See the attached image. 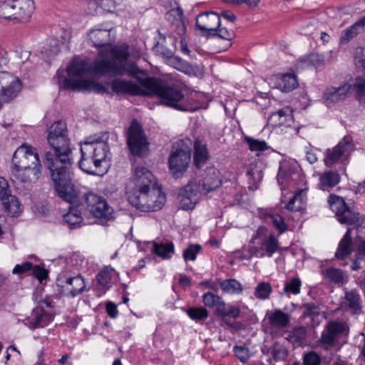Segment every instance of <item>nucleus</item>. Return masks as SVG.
I'll use <instances>...</instances> for the list:
<instances>
[{
	"mask_svg": "<svg viewBox=\"0 0 365 365\" xmlns=\"http://www.w3.org/2000/svg\"><path fill=\"white\" fill-rule=\"evenodd\" d=\"M246 175L249 184V189L255 190L258 188L259 183L262 179V170L258 169H250L247 171Z\"/></svg>",
	"mask_w": 365,
	"mask_h": 365,
	"instance_id": "nucleus-44",
	"label": "nucleus"
},
{
	"mask_svg": "<svg viewBox=\"0 0 365 365\" xmlns=\"http://www.w3.org/2000/svg\"><path fill=\"white\" fill-rule=\"evenodd\" d=\"M193 162L195 167L201 168L205 165L210 158L207 145L201 140L197 138L193 145Z\"/></svg>",
	"mask_w": 365,
	"mask_h": 365,
	"instance_id": "nucleus-27",
	"label": "nucleus"
},
{
	"mask_svg": "<svg viewBox=\"0 0 365 365\" xmlns=\"http://www.w3.org/2000/svg\"><path fill=\"white\" fill-rule=\"evenodd\" d=\"M351 88V85L344 83L339 87H329L323 93V99L327 106H331L344 101L348 93Z\"/></svg>",
	"mask_w": 365,
	"mask_h": 365,
	"instance_id": "nucleus-21",
	"label": "nucleus"
},
{
	"mask_svg": "<svg viewBox=\"0 0 365 365\" xmlns=\"http://www.w3.org/2000/svg\"><path fill=\"white\" fill-rule=\"evenodd\" d=\"M352 228L348 227L346 233L339 241L334 257L337 260L344 262L351 255L354 251V244L351 237ZM341 264L346 265L347 262H341Z\"/></svg>",
	"mask_w": 365,
	"mask_h": 365,
	"instance_id": "nucleus-23",
	"label": "nucleus"
},
{
	"mask_svg": "<svg viewBox=\"0 0 365 365\" xmlns=\"http://www.w3.org/2000/svg\"><path fill=\"white\" fill-rule=\"evenodd\" d=\"M352 148L351 138L350 136H345L333 148L326 150L324 158L325 165L332 167L343 157L348 156Z\"/></svg>",
	"mask_w": 365,
	"mask_h": 365,
	"instance_id": "nucleus-14",
	"label": "nucleus"
},
{
	"mask_svg": "<svg viewBox=\"0 0 365 365\" xmlns=\"http://www.w3.org/2000/svg\"><path fill=\"white\" fill-rule=\"evenodd\" d=\"M187 316L195 322H202L209 317L208 310L202 306L191 307L186 310Z\"/></svg>",
	"mask_w": 365,
	"mask_h": 365,
	"instance_id": "nucleus-40",
	"label": "nucleus"
},
{
	"mask_svg": "<svg viewBox=\"0 0 365 365\" xmlns=\"http://www.w3.org/2000/svg\"><path fill=\"white\" fill-rule=\"evenodd\" d=\"M134 187L132 190H151L153 187H159L153 173L146 168L138 166L133 176Z\"/></svg>",
	"mask_w": 365,
	"mask_h": 365,
	"instance_id": "nucleus-17",
	"label": "nucleus"
},
{
	"mask_svg": "<svg viewBox=\"0 0 365 365\" xmlns=\"http://www.w3.org/2000/svg\"><path fill=\"white\" fill-rule=\"evenodd\" d=\"M47 140L52 151L45 153L44 164L56 190L63 195L71 196L73 158L66 123L62 120L54 122L48 129Z\"/></svg>",
	"mask_w": 365,
	"mask_h": 365,
	"instance_id": "nucleus-2",
	"label": "nucleus"
},
{
	"mask_svg": "<svg viewBox=\"0 0 365 365\" xmlns=\"http://www.w3.org/2000/svg\"><path fill=\"white\" fill-rule=\"evenodd\" d=\"M365 26V16L357 21H356L353 25L348 27L345 29L341 37H340V43H347L352 38L356 37L359 34V28H364Z\"/></svg>",
	"mask_w": 365,
	"mask_h": 365,
	"instance_id": "nucleus-36",
	"label": "nucleus"
},
{
	"mask_svg": "<svg viewBox=\"0 0 365 365\" xmlns=\"http://www.w3.org/2000/svg\"><path fill=\"white\" fill-rule=\"evenodd\" d=\"M220 289L230 294H239L243 291L242 284L234 278L227 279L220 282Z\"/></svg>",
	"mask_w": 365,
	"mask_h": 365,
	"instance_id": "nucleus-39",
	"label": "nucleus"
},
{
	"mask_svg": "<svg viewBox=\"0 0 365 365\" xmlns=\"http://www.w3.org/2000/svg\"><path fill=\"white\" fill-rule=\"evenodd\" d=\"M320 363V356L313 351L305 354L303 356L304 365H319Z\"/></svg>",
	"mask_w": 365,
	"mask_h": 365,
	"instance_id": "nucleus-58",
	"label": "nucleus"
},
{
	"mask_svg": "<svg viewBox=\"0 0 365 365\" xmlns=\"http://www.w3.org/2000/svg\"><path fill=\"white\" fill-rule=\"evenodd\" d=\"M265 220L268 223L272 224L279 234H282L287 229V225L282 216L277 214H268L265 216Z\"/></svg>",
	"mask_w": 365,
	"mask_h": 365,
	"instance_id": "nucleus-45",
	"label": "nucleus"
},
{
	"mask_svg": "<svg viewBox=\"0 0 365 365\" xmlns=\"http://www.w3.org/2000/svg\"><path fill=\"white\" fill-rule=\"evenodd\" d=\"M324 278L334 284H342L344 282V272L341 269L329 267L322 271Z\"/></svg>",
	"mask_w": 365,
	"mask_h": 365,
	"instance_id": "nucleus-41",
	"label": "nucleus"
},
{
	"mask_svg": "<svg viewBox=\"0 0 365 365\" xmlns=\"http://www.w3.org/2000/svg\"><path fill=\"white\" fill-rule=\"evenodd\" d=\"M302 316L304 317H309L314 319L316 317H318L321 312V308L319 304L314 302L304 303L302 306Z\"/></svg>",
	"mask_w": 365,
	"mask_h": 365,
	"instance_id": "nucleus-43",
	"label": "nucleus"
},
{
	"mask_svg": "<svg viewBox=\"0 0 365 365\" xmlns=\"http://www.w3.org/2000/svg\"><path fill=\"white\" fill-rule=\"evenodd\" d=\"M12 6L11 19L19 21L30 18L35 9L32 0H13Z\"/></svg>",
	"mask_w": 365,
	"mask_h": 365,
	"instance_id": "nucleus-22",
	"label": "nucleus"
},
{
	"mask_svg": "<svg viewBox=\"0 0 365 365\" xmlns=\"http://www.w3.org/2000/svg\"><path fill=\"white\" fill-rule=\"evenodd\" d=\"M298 81L294 73H287L277 80V87L284 92H290L297 88Z\"/></svg>",
	"mask_w": 365,
	"mask_h": 365,
	"instance_id": "nucleus-33",
	"label": "nucleus"
},
{
	"mask_svg": "<svg viewBox=\"0 0 365 365\" xmlns=\"http://www.w3.org/2000/svg\"><path fill=\"white\" fill-rule=\"evenodd\" d=\"M111 31L112 26L110 24H102L96 26L88 34L93 46L98 48L100 57V59L93 62V71L101 76H122L127 74L136 78L143 71L135 64L127 66L126 63L130 54L129 46L126 44L108 46L112 41Z\"/></svg>",
	"mask_w": 365,
	"mask_h": 365,
	"instance_id": "nucleus-1",
	"label": "nucleus"
},
{
	"mask_svg": "<svg viewBox=\"0 0 365 365\" xmlns=\"http://www.w3.org/2000/svg\"><path fill=\"white\" fill-rule=\"evenodd\" d=\"M127 144L130 153L142 155L148 147V140L142 125L136 119L132 120L127 130Z\"/></svg>",
	"mask_w": 365,
	"mask_h": 365,
	"instance_id": "nucleus-12",
	"label": "nucleus"
},
{
	"mask_svg": "<svg viewBox=\"0 0 365 365\" xmlns=\"http://www.w3.org/2000/svg\"><path fill=\"white\" fill-rule=\"evenodd\" d=\"M202 247L200 245H190L182 253V257L185 262L195 260Z\"/></svg>",
	"mask_w": 365,
	"mask_h": 365,
	"instance_id": "nucleus-53",
	"label": "nucleus"
},
{
	"mask_svg": "<svg viewBox=\"0 0 365 365\" xmlns=\"http://www.w3.org/2000/svg\"><path fill=\"white\" fill-rule=\"evenodd\" d=\"M54 190L57 195L62 200L68 202V211L63 215V222L68 225L71 229H76L79 227L83 222V215H86V212L78 206V197L77 191L74 189V185L72 183V175L71 176V185L72 192H71V196H66L61 194L56 187L55 183H53Z\"/></svg>",
	"mask_w": 365,
	"mask_h": 365,
	"instance_id": "nucleus-11",
	"label": "nucleus"
},
{
	"mask_svg": "<svg viewBox=\"0 0 365 365\" xmlns=\"http://www.w3.org/2000/svg\"><path fill=\"white\" fill-rule=\"evenodd\" d=\"M10 195L11 191L7 180L4 178L0 177V201L4 200Z\"/></svg>",
	"mask_w": 365,
	"mask_h": 365,
	"instance_id": "nucleus-61",
	"label": "nucleus"
},
{
	"mask_svg": "<svg viewBox=\"0 0 365 365\" xmlns=\"http://www.w3.org/2000/svg\"><path fill=\"white\" fill-rule=\"evenodd\" d=\"M153 252L163 259H170L175 254V246L172 242L166 243L154 242L152 248Z\"/></svg>",
	"mask_w": 365,
	"mask_h": 365,
	"instance_id": "nucleus-35",
	"label": "nucleus"
},
{
	"mask_svg": "<svg viewBox=\"0 0 365 365\" xmlns=\"http://www.w3.org/2000/svg\"><path fill=\"white\" fill-rule=\"evenodd\" d=\"M192 141L189 138L178 140L173 146L168 158L169 169L175 178L187 169L191 157Z\"/></svg>",
	"mask_w": 365,
	"mask_h": 365,
	"instance_id": "nucleus-8",
	"label": "nucleus"
},
{
	"mask_svg": "<svg viewBox=\"0 0 365 365\" xmlns=\"http://www.w3.org/2000/svg\"><path fill=\"white\" fill-rule=\"evenodd\" d=\"M202 302L205 307L215 309V314L217 317L221 309L225 306L222 298L211 292H205L202 295Z\"/></svg>",
	"mask_w": 365,
	"mask_h": 365,
	"instance_id": "nucleus-32",
	"label": "nucleus"
},
{
	"mask_svg": "<svg viewBox=\"0 0 365 365\" xmlns=\"http://www.w3.org/2000/svg\"><path fill=\"white\" fill-rule=\"evenodd\" d=\"M41 172L42 165L37 149L26 143L18 147L11 159L12 181L34 183L40 178Z\"/></svg>",
	"mask_w": 365,
	"mask_h": 365,
	"instance_id": "nucleus-3",
	"label": "nucleus"
},
{
	"mask_svg": "<svg viewBox=\"0 0 365 365\" xmlns=\"http://www.w3.org/2000/svg\"><path fill=\"white\" fill-rule=\"evenodd\" d=\"M1 202L4 211L11 217H17L23 211V205L14 195H10Z\"/></svg>",
	"mask_w": 365,
	"mask_h": 365,
	"instance_id": "nucleus-31",
	"label": "nucleus"
},
{
	"mask_svg": "<svg viewBox=\"0 0 365 365\" xmlns=\"http://www.w3.org/2000/svg\"><path fill=\"white\" fill-rule=\"evenodd\" d=\"M355 63L359 68H362L365 77V48H357L355 53Z\"/></svg>",
	"mask_w": 365,
	"mask_h": 365,
	"instance_id": "nucleus-60",
	"label": "nucleus"
},
{
	"mask_svg": "<svg viewBox=\"0 0 365 365\" xmlns=\"http://www.w3.org/2000/svg\"><path fill=\"white\" fill-rule=\"evenodd\" d=\"M165 195L163 192L160 186L151 187L148 196V203L150 205H156V207H158V208H156L153 210H150V212H155L162 209L165 202Z\"/></svg>",
	"mask_w": 365,
	"mask_h": 365,
	"instance_id": "nucleus-37",
	"label": "nucleus"
},
{
	"mask_svg": "<svg viewBox=\"0 0 365 365\" xmlns=\"http://www.w3.org/2000/svg\"><path fill=\"white\" fill-rule=\"evenodd\" d=\"M31 272L40 282L46 279L48 277V272L39 265L32 264Z\"/></svg>",
	"mask_w": 365,
	"mask_h": 365,
	"instance_id": "nucleus-62",
	"label": "nucleus"
},
{
	"mask_svg": "<svg viewBox=\"0 0 365 365\" xmlns=\"http://www.w3.org/2000/svg\"><path fill=\"white\" fill-rule=\"evenodd\" d=\"M302 281L297 277L290 278L284 282L283 293L287 295H297L300 293Z\"/></svg>",
	"mask_w": 365,
	"mask_h": 365,
	"instance_id": "nucleus-42",
	"label": "nucleus"
},
{
	"mask_svg": "<svg viewBox=\"0 0 365 365\" xmlns=\"http://www.w3.org/2000/svg\"><path fill=\"white\" fill-rule=\"evenodd\" d=\"M339 180L340 175L337 172L332 170L327 171L320 175L319 186L321 190L329 191L330 188L336 185Z\"/></svg>",
	"mask_w": 365,
	"mask_h": 365,
	"instance_id": "nucleus-34",
	"label": "nucleus"
},
{
	"mask_svg": "<svg viewBox=\"0 0 365 365\" xmlns=\"http://www.w3.org/2000/svg\"><path fill=\"white\" fill-rule=\"evenodd\" d=\"M349 330V325L346 322L331 319L324 325L317 344L323 349L329 351L346 342Z\"/></svg>",
	"mask_w": 365,
	"mask_h": 365,
	"instance_id": "nucleus-7",
	"label": "nucleus"
},
{
	"mask_svg": "<svg viewBox=\"0 0 365 365\" xmlns=\"http://www.w3.org/2000/svg\"><path fill=\"white\" fill-rule=\"evenodd\" d=\"M344 304L350 310L352 314H359L362 312V300L359 293L356 290L346 291L344 295Z\"/></svg>",
	"mask_w": 365,
	"mask_h": 365,
	"instance_id": "nucleus-30",
	"label": "nucleus"
},
{
	"mask_svg": "<svg viewBox=\"0 0 365 365\" xmlns=\"http://www.w3.org/2000/svg\"><path fill=\"white\" fill-rule=\"evenodd\" d=\"M112 90L117 94H128L133 96H146L147 89L130 80L115 78L111 83Z\"/></svg>",
	"mask_w": 365,
	"mask_h": 365,
	"instance_id": "nucleus-16",
	"label": "nucleus"
},
{
	"mask_svg": "<svg viewBox=\"0 0 365 365\" xmlns=\"http://www.w3.org/2000/svg\"><path fill=\"white\" fill-rule=\"evenodd\" d=\"M240 315V309L239 307L228 304L225 303V306H224L221 311L220 312L217 317H232L234 319H237Z\"/></svg>",
	"mask_w": 365,
	"mask_h": 365,
	"instance_id": "nucleus-52",
	"label": "nucleus"
},
{
	"mask_svg": "<svg viewBox=\"0 0 365 365\" xmlns=\"http://www.w3.org/2000/svg\"><path fill=\"white\" fill-rule=\"evenodd\" d=\"M138 81L141 86L147 89V96H157L162 105L179 110H187L185 95L179 86L170 85L154 77L138 78Z\"/></svg>",
	"mask_w": 365,
	"mask_h": 365,
	"instance_id": "nucleus-5",
	"label": "nucleus"
},
{
	"mask_svg": "<svg viewBox=\"0 0 365 365\" xmlns=\"http://www.w3.org/2000/svg\"><path fill=\"white\" fill-rule=\"evenodd\" d=\"M245 142L252 151H264L268 149V145L264 140H259L251 137H246Z\"/></svg>",
	"mask_w": 365,
	"mask_h": 365,
	"instance_id": "nucleus-54",
	"label": "nucleus"
},
{
	"mask_svg": "<svg viewBox=\"0 0 365 365\" xmlns=\"http://www.w3.org/2000/svg\"><path fill=\"white\" fill-rule=\"evenodd\" d=\"M300 61L305 66H313L316 68L324 66L325 61L324 57L319 53H311L300 58Z\"/></svg>",
	"mask_w": 365,
	"mask_h": 365,
	"instance_id": "nucleus-48",
	"label": "nucleus"
},
{
	"mask_svg": "<svg viewBox=\"0 0 365 365\" xmlns=\"http://www.w3.org/2000/svg\"><path fill=\"white\" fill-rule=\"evenodd\" d=\"M0 85L1 86V91H3L19 93L21 90L20 80L6 71L0 72Z\"/></svg>",
	"mask_w": 365,
	"mask_h": 365,
	"instance_id": "nucleus-29",
	"label": "nucleus"
},
{
	"mask_svg": "<svg viewBox=\"0 0 365 365\" xmlns=\"http://www.w3.org/2000/svg\"><path fill=\"white\" fill-rule=\"evenodd\" d=\"M272 287L269 282H260L255 287L254 294L257 299L265 300L269 297Z\"/></svg>",
	"mask_w": 365,
	"mask_h": 365,
	"instance_id": "nucleus-46",
	"label": "nucleus"
},
{
	"mask_svg": "<svg viewBox=\"0 0 365 365\" xmlns=\"http://www.w3.org/2000/svg\"><path fill=\"white\" fill-rule=\"evenodd\" d=\"M13 0H0V18L11 19Z\"/></svg>",
	"mask_w": 365,
	"mask_h": 365,
	"instance_id": "nucleus-55",
	"label": "nucleus"
},
{
	"mask_svg": "<svg viewBox=\"0 0 365 365\" xmlns=\"http://www.w3.org/2000/svg\"><path fill=\"white\" fill-rule=\"evenodd\" d=\"M52 320V315L46 312L42 307L34 308L30 316L24 320L26 326L31 329L42 328L48 325Z\"/></svg>",
	"mask_w": 365,
	"mask_h": 365,
	"instance_id": "nucleus-20",
	"label": "nucleus"
},
{
	"mask_svg": "<svg viewBox=\"0 0 365 365\" xmlns=\"http://www.w3.org/2000/svg\"><path fill=\"white\" fill-rule=\"evenodd\" d=\"M78 201V206L84 210L86 214L88 212L93 217L99 218L103 221V222L113 219V209L103 197L89 192L84 194Z\"/></svg>",
	"mask_w": 365,
	"mask_h": 365,
	"instance_id": "nucleus-9",
	"label": "nucleus"
},
{
	"mask_svg": "<svg viewBox=\"0 0 365 365\" xmlns=\"http://www.w3.org/2000/svg\"><path fill=\"white\" fill-rule=\"evenodd\" d=\"M292 110L289 106L274 112L269 117V122L274 126H291L293 121Z\"/></svg>",
	"mask_w": 365,
	"mask_h": 365,
	"instance_id": "nucleus-26",
	"label": "nucleus"
},
{
	"mask_svg": "<svg viewBox=\"0 0 365 365\" xmlns=\"http://www.w3.org/2000/svg\"><path fill=\"white\" fill-rule=\"evenodd\" d=\"M150 190H132L128 192V201L136 209L142 212H150L158 207L154 205H149L148 196Z\"/></svg>",
	"mask_w": 365,
	"mask_h": 365,
	"instance_id": "nucleus-19",
	"label": "nucleus"
},
{
	"mask_svg": "<svg viewBox=\"0 0 365 365\" xmlns=\"http://www.w3.org/2000/svg\"><path fill=\"white\" fill-rule=\"evenodd\" d=\"M32 263L30 262H24L20 264H16L13 269L12 273L14 274H21L31 271Z\"/></svg>",
	"mask_w": 365,
	"mask_h": 365,
	"instance_id": "nucleus-64",
	"label": "nucleus"
},
{
	"mask_svg": "<svg viewBox=\"0 0 365 365\" xmlns=\"http://www.w3.org/2000/svg\"><path fill=\"white\" fill-rule=\"evenodd\" d=\"M221 183L220 171L215 168H209L206 170L200 189L207 194L219 187Z\"/></svg>",
	"mask_w": 365,
	"mask_h": 365,
	"instance_id": "nucleus-24",
	"label": "nucleus"
},
{
	"mask_svg": "<svg viewBox=\"0 0 365 365\" xmlns=\"http://www.w3.org/2000/svg\"><path fill=\"white\" fill-rule=\"evenodd\" d=\"M236 357L242 362H245L250 358L248 348L243 346L236 345L233 348Z\"/></svg>",
	"mask_w": 365,
	"mask_h": 365,
	"instance_id": "nucleus-59",
	"label": "nucleus"
},
{
	"mask_svg": "<svg viewBox=\"0 0 365 365\" xmlns=\"http://www.w3.org/2000/svg\"><path fill=\"white\" fill-rule=\"evenodd\" d=\"M207 37H218L228 41H232L235 36V32L232 30H229L226 27H218L215 31L209 34H205Z\"/></svg>",
	"mask_w": 365,
	"mask_h": 365,
	"instance_id": "nucleus-50",
	"label": "nucleus"
},
{
	"mask_svg": "<svg viewBox=\"0 0 365 365\" xmlns=\"http://www.w3.org/2000/svg\"><path fill=\"white\" fill-rule=\"evenodd\" d=\"M108 138V133L103 132L87 137L81 143L78 165L83 172L95 175L103 171L101 168L110 154Z\"/></svg>",
	"mask_w": 365,
	"mask_h": 365,
	"instance_id": "nucleus-4",
	"label": "nucleus"
},
{
	"mask_svg": "<svg viewBox=\"0 0 365 365\" xmlns=\"http://www.w3.org/2000/svg\"><path fill=\"white\" fill-rule=\"evenodd\" d=\"M90 8L100 7L103 11L111 12L115 7L114 0H90L88 1Z\"/></svg>",
	"mask_w": 365,
	"mask_h": 365,
	"instance_id": "nucleus-51",
	"label": "nucleus"
},
{
	"mask_svg": "<svg viewBox=\"0 0 365 365\" xmlns=\"http://www.w3.org/2000/svg\"><path fill=\"white\" fill-rule=\"evenodd\" d=\"M286 208L292 212L299 211L303 209V205L300 195H294L286 205Z\"/></svg>",
	"mask_w": 365,
	"mask_h": 365,
	"instance_id": "nucleus-57",
	"label": "nucleus"
},
{
	"mask_svg": "<svg viewBox=\"0 0 365 365\" xmlns=\"http://www.w3.org/2000/svg\"><path fill=\"white\" fill-rule=\"evenodd\" d=\"M195 26L206 36L220 26V16L214 11L202 12L196 17Z\"/></svg>",
	"mask_w": 365,
	"mask_h": 365,
	"instance_id": "nucleus-18",
	"label": "nucleus"
},
{
	"mask_svg": "<svg viewBox=\"0 0 365 365\" xmlns=\"http://www.w3.org/2000/svg\"><path fill=\"white\" fill-rule=\"evenodd\" d=\"M200 185L195 182H190L181 188L178 192V200L183 210H192L200 197Z\"/></svg>",
	"mask_w": 365,
	"mask_h": 365,
	"instance_id": "nucleus-15",
	"label": "nucleus"
},
{
	"mask_svg": "<svg viewBox=\"0 0 365 365\" xmlns=\"http://www.w3.org/2000/svg\"><path fill=\"white\" fill-rule=\"evenodd\" d=\"M169 15L175 17L178 34L179 35H184L185 33V26L183 21L182 9L179 7L176 9H173L169 12Z\"/></svg>",
	"mask_w": 365,
	"mask_h": 365,
	"instance_id": "nucleus-49",
	"label": "nucleus"
},
{
	"mask_svg": "<svg viewBox=\"0 0 365 365\" xmlns=\"http://www.w3.org/2000/svg\"><path fill=\"white\" fill-rule=\"evenodd\" d=\"M307 328L304 326L295 327L289 334V337L295 342H301L306 339Z\"/></svg>",
	"mask_w": 365,
	"mask_h": 365,
	"instance_id": "nucleus-56",
	"label": "nucleus"
},
{
	"mask_svg": "<svg viewBox=\"0 0 365 365\" xmlns=\"http://www.w3.org/2000/svg\"><path fill=\"white\" fill-rule=\"evenodd\" d=\"M259 239L261 240L260 250L263 257H271L274 253L279 250V242L273 234L267 235V230L264 226L259 227L253 235L250 242Z\"/></svg>",
	"mask_w": 365,
	"mask_h": 365,
	"instance_id": "nucleus-13",
	"label": "nucleus"
},
{
	"mask_svg": "<svg viewBox=\"0 0 365 365\" xmlns=\"http://www.w3.org/2000/svg\"><path fill=\"white\" fill-rule=\"evenodd\" d=\"M93 63L91 66H88L86 62L81 59L80 57H74L72 61L66 68V71L71 77H78L77 79L72 78H63L58 77V83L60 88L71 90L73 91H81L90 90L93 85V81L83 79V77L87 73L92 72L95 73L92 70ZM101 76L100 74H98Z\"/></svg>",
	"mask_w": 365,
	"mask_h": 365,
	"instance_id": "nucleus-6",
	"label": "nucleus"
},
{
	"mask_svg": "<svg viewBox=\"0 0 365 365\" xmlns=\"http://www.w3.org/2000/svg\"><path fill=\"white\" fill-rule=\"evenodd\" d=\"M58 281L61 286H63L66 284L67 286L71 287L67 289L72 297L82 294L86 289L84 279L81 275L73 277H60Z\"/></svg>",
	"mask_w": 365,
	"mask_h": 365,
	"instance_id": "nucleus-25",
	"label": "nucleus"
},
{
	"mask_svg": "<svg viewBox=\"0 0 365 365\" xmlns=\"http://www.w3.org/2000/svg\"><path fill=\"white\" fill-rule=\"evenodd\" d=\"M266 317L269 324L276 329H284L290 324V315L281 309H275L270 314L267 313Z\"/></svg>",
	"mask_w": 365,
	"mask_h": 365,
	"instance_id": "nucleus-28",
	"label": "nucleus"
},
{
	"mask_svg": "<svg viewBox=\"0 0 365 365\" xmlns=\"http://www.w3.org/2000/svg\"><path fill=\"white\" fill-rule=\"evenodd\" d=\"M114 269L110 267H106L96 275V281L103 289V293L108 289L113 284Z\"/></svg>",
	"mask_w": 365,
	"mask_h": 365,
	"instance_id": "nucleus-38",
	"label": "nucleus"
},
{
	"mask_svg": "<svg viewBox=\"0 0 365 365\" xmlns=\"http://www.w3.org/2000/svg\"><path fill=\"white\" fill-rule=\"evenodd\" d=\"M328 202L341 224L354 227L365 225V216L348 207L342 197L331 194Z\"/></svg>",
	"mask_w": 365,
	"mask_h": 365,
	"instance_id": "nucleus-10",
	"label": "nucleus"
},
{
	"mask_svg": "<svg viewBox=\"0 0 365 365\" xmlns=\"http://www.w3.org/2000/svg\"><path fill=\"white\" fill-rule=\"evenodd\" d=\"M353 89L356 99L361 103H365V77H357L353 84Z\"/></svg>",
	"mask_w": 365,
	"mask_h": 365,
	"instance_id": "nucleus-47",
	"label": "nucleus"
},
{
	"mask_svg": "<svg viewBox=\"0 0 365 365\" xmlns=\"http://www.w3.org/2000/svg\"><path fill=\"white\" fill-rule=\"evenodd\" d=\"M19 93L0 91V109L4 103H8L17 96Z\"/></svg>",
	"mask_w": 365,
	"mask_h": 365,
	"instance_id": "nucleus-63",
	"label": "nucleus"
}]
</instances>
